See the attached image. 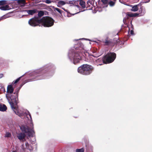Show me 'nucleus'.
I'll return each instance as SVG.
<instances>
[{"instance_id": "nucleus-1", "label": "nucleus", "mask_w": 152, "mask_h": 152, "mask_svg": "<svg viewBox=\"0 0 152 152\" xmlns=\"http://www.w3.org/2000/svg\"><path fill=\"white\" fill-rule=\"evenodd\" d=\"M75 50L69 51L68 54L69 57L71 60H73V63L75 64L79 63L81 60L80 52L85 53L84 46L82 44H80V46L78 48H75Z\"/></svg>"}, {"instance_id": "nucleus-2", "label": "nucleus", "mask_w": 152, "mask_h": 152, "mask_svg": "<svg viewBox=\"0 0 152 152\" xmlns=\"http://www.w3.org/2000/svg\"><path fill=\"white\" fill-rule=\"evenodd\" d=\"M30 128L27 126L22 125L20 127L21 130L23 133H20L18 134L17 137L20 140H21L24 139L26 134L29 135L30 134L34 132L33 124H30Z\"/></svg>"}, {"instance_id": "nucleus-3", "label": "nucleus", "mask_w": 152, "mask_h": 152, "mask_svg": "<svg viewBox=\"0 0 152 152\" xmlns=\"http://www.w3.org/2000/svg\"><path fill=\"white\" fill-rule=\"evenodd\" d=\"M12 105L10 104L11 107L15 113L19 117L22 118L23 116H26L28 115L30 117L29 122L30 124L33 123L31 115L29 112L26 109L23 108L18 109L16 106H14V102H12Z\"/></svg>"}, {"instance_id": "nucleus-4", "label": "nucleus", "mask_w": 152, "mask_h": 152, "mask_svg": "<svg viewBox=\"0 0 152 152\" xmlns=\"http://www.w3.org/2000/svg\"><path fill=\"white\" fill-rule=\"evenodd\" d=\"M93 69L92 66L87 64H84L78 68V72L84 75H89Z\"/></svg>"}, {"instance_id": "nucleus-5", "label": "nucleus", "mask_w": 152, "mask_h": 152, "mask_svg": "<svg viewBox=\"0 0 152 152\" xmlns=\"http://www.w3.org/2000/svg\"><path fill=\"white\" fill-rule=\"evenodd\" d=\"M13 88L12 85H10L8 86L7 88V94L6 95L7 99L10 104L12 105V102H15V104H17V99L14 98L11 94L13 91Z\"/></svg>"}, {"instance_id": "nucleus-6", "label": "nucleus", "mask_w": 152, "mask_h": 152, "mask_svg": "<svg viewBox=\"0 0 152 152\" xmlns=\"http://www.w3.org/2000/svg\"><path fill=\"white\" fill-rule=\"evenodd\" d=\"M41 23L44 27H50L54 24V20L53 19L49 17H43L41 19Z\"/></svg>"}, {"instance_id": "nucleus-7", "label": "nucleus", "mask_w": 152, "mask_h": 152, "mask_svg": "<svg viewBox=\"0 0 152 152\" xmlns=\"http://www.w3.org/2000/svg\"><path fill=\"white\" fill-rule=\"evenodd\" d=\"M116 57V54L114 53H108L105 56V64L110 63L112 62L115 59Z\"/></svg>"}, {"instance_id": "nucleus-8", "label": "nucleus", "mask_w": 152, "mask_h": 152, "mask_svg": "<svg viewBox=\"0 0 152 152\" xmlns=\"http://www.w3.org/2000/svg\"><path fill=\"white\" fill-rule=\"evenodd\" d=\"M29 24L33 26L39 25L41 23V19H39L37 17H35L30 19L28 21Z\"/></svg>"}, {"instance_id": "nucleus-9", "label": "nucleus", "mask_w": 152, "mask_h": 152, "mask_svg": "<svg viewBox=\"0 0 152 152\" xmlns=\"http://www.w3.org/2000/svg\"><path fill=\"white\" fill-rule=\"evenodd\" d=\"M113 45V43L112 40L107 38V39L105 40V46L107 45L108 46H110Z\"/></svg>"}, {"instance_id": "nucleus-10", "label": "nucleus", "mask_w": 152, "mask_h": 152, "mask_svg": "<svg viewBox=\"0 0 152 152\" xmlns=\"http://www.w3.org/2000/svg\"><path fill=\"white\" fill-rule=\"evenodd\" d=\"M42 73V72H40V70H37L33 72L30 74V75L31 76H34L37 75V76H38V75H37L38 74L41 73Z\"/></svg>"}, {"instance_id": "nucleus-11", "label": "nucleus", "mask_w": 152, "mask_h": 152, "mask_svg": "<svg viewBox=\"0 0 152 152\" xmlns=\"http://www.w3.org/2000/svg\"><path fill=\"white\" fill-rule=\"evenodd\" d=\"M25 147L24 145L23 146V149H27L29 150H32V147L31 146H30L28 142H26L25 143Z\"/></svg>"}, {"instance_id": "nucleus-12", "label": "nucleus", "mask_w": 152, "mask_h": 152, "mask_svg": "<svg viewBox=\"0 0 152 152\" xmlns=\"http://www.w3.org/2000/svg\"><path fill=\"white\" fill-rule=\"evenodd\" d=\"M37 10L36 9H33L31 10H27L26 12L29 15H33L34 14L37 12Z\"/></svg>"}, {"instance_id": "nucleus-13", "label": "nucleus", "mask_w": 152, "mask_h": 152, "mask_svg": "<svg viewBox=\"0 0 152 152\" xmlns=\"http://www.w3.org/2000/svg\"><path fill=\"white\" fill-rule=\"evenodd\" d=\"M7 107L4 104H0V111H4L6 110Z\"/></svg>"}, {"instance_id": "nucleus-14", "label": "nucleus", "mask_w": 152, "mask_h": 152, "mask_svg": "<svg viewBox=\"0 0 152 152\" xmlns=\"http://www.w3.org/2000/svg\"><path fill=\"white\" fill-rule=\"evenodd\" d=\"M127 15L130 17H135L139 15V14L137 13H132L128 12L127 13Z\"/></svg>"}, {"instance_id": "nucleus-15", "label": "nucleus", "mask_w": 152, "mask_h": 152, "mask_svg": "<svg viewBox=\"0 0 152 152\" xmlns=\"http://www.w3.org/2000/svg\"><path fill=\"white\" fill-rule=\"evenodd\" d=\"M66 3L64 1H60L57 3V6L58 7H61L62 6L65 5Z\"/></svg>"}, {"instance_id": "nucleus-16", "label": "nucleus", "mask_w": 152, "mask_h": 152, "mask_svg": "<svg viewBox=\"0 0 152 152\" xmlns=\"http://www.w3.org/2000/svg\"><path fill=\"white\" fill-rule=\"evenodd\" d=\"M10 9L9 7L7 5L4 6L0 7V9L3 10H7Z\"/></svg>"}, {"instance_id": "nucleus-17", "label": "nucleus", "mask_w": 152, "mask_h": 152, "mask_svg": "<svg viewBox=\"0 0 152 152\" xmlns=\"http://www.w3.org/2000/svg\"><path fill=\"white\" fill-rule=\"evenodd\" d=\"M80 4L83 8H85L86 7L85 5V2L82 0H79Z\"/></svg>"}, {"instance_id": "nucleus-18", "label": "nucleus", "mask_w": 152, "mask_h": 152, "mask_svg": "<svg viewBox=\"0 0 152 152\" xmlns=\"http://www.w3.org/2000/svg\"><path fill=\"white\" fill-rule=\"evenodd\" d=\"M138 5H136L133 6L131 9V10L132 11L136 12L138 10Z\"/></svg>"}, {"instance_id": "nucleus-19", "label": "nucleus", "mask_w": 152, "mask_h": 152, "mask_svg": "<svg viewBox=\"0 0 152 152\" xmlns=\"http://www.w3.org/2000/svg\"><path fill=\"white\" fill-rule=\"evenodd\" d=\"M19 4H22V5L24 6L26 4L25 0H17Z\"/></svg>"}, {"instance_id": "nucleus-20", "label": "nucleus", "mask_w": 152, "mask_h": 152, "mask_svg": "<svg viewBox=\"0 0 152 152\" xmlns=\"http://www.w3.org/2000/svg\"><path fill=\"white\" fill-rule=\"evenodd\" d=\"M9 17L10 16L8 14L4 15L3 16L0 17V21L1 20L6 19Z\"/></svg>"}, {"instance_id": "nucleus-21", "label": "nucleus", "mask_w": 152, "mask_h": 152, "mask_svg": "<svg viewBox=\"0 0 152 152\" xmlns=\"http://www.w3.org/2000/svg\"><path fill=\"white\" fill-rule=\"evenodd\" d=\"M53 8L55 11H56L60 14H61L62 12V11H61L59 8H57L55 7H53Z\"/></svg>"}, {"instance_id": "nucleus-22", "label": "nucleus", "mask_w": 152, "mask_h": 152, "mask_svg": "<svg viewBox=\"0 0 152 152\" xmlns=\"http://www.w3.org/2000/svg\"><path fill=\"white\" fill-rule=\"evenodd\" d=\"M79 1H76V0H73L72 1H71L69 2V3L70 4H77L78 3Z\"/></svg>"}, {"instance_id": "nucleus-23", "label": "nucleus", "mask_w": 152, "mask_h": 152, "mask_svg": "<svg viewBox=\"0 0 152 152\" xmlns=\"http://www.w3.org/2000/svg\"><path fill=\"white\" fill-rule=\"evenodd\" d=\"M7 1L5 0H1L0 1V5H1L4 4H8V3H6ZM9 4H10V3H8Z\"/></svg>"}, {"instance_id": "nucleus-24", "label": "nucleus", "mask_w": 152, "mask_h": 152, "mask_svg": "<svg viewBox=\"0 0 152 152\" xmlns=\"http://www.w3.org/2000/svg\"><path fill=\"white\" fill-rule=\"evenodd\" d=\"M84 149L81 148V149H77L76 150V152H84Z\"/></svg>"}, {"instance_id": "nucleus-25", "label": "nucleus", "mask_w": 152, "mask_h": 152, "mask_svg": "<svg viewBox=\"0 0 152 152\" xmlns=\"http://www.w3.org/2000/svg\"><path fill=\"white\" fill-rule=\"evenodd\" d=\"M38 15L39 17H41L44 15V12L41 11L39 12Z\"/></svg>"}, {"instance_id": "nucleus-26", "label": "nucleus", "mask_w": 152, "mask_h": 152, "mask_svg": "<svg viewBox=\"0 0 152 152\" xmlns=\"http://www.w3.org/2000/svg\"><path fill=\"white\" fill-rule=\"evenodd\" d=\"M109 4L110 7H113L115 5V3L114 2L110 1L109 2Z\"/></svg>"}, {"instance_id": "nucleus-27", "label": "nucleus", "mask_w": 152, "mask_h": 152, "mask_svg": "<svg viewBox=\"0 0 152 152\" xmlns=\"http://www.w3.org/2000/svg\"><path fill=\"white\" fill-rule=\"evenodd\" d=\"M11 134L9 132H7L5 135V136L7 137H10L11 136Z\"/></svg>"}, {"instance_id": "nucleus-28", "label": "nucleus", "mask_w": 152, "mask_h": 152, "mask_svg": "<svg viewBox=\"0 0 152 152\" xmlns=\"http://www.w3.org/2000/svg\"><path fill=\"white\" fill-rule=\"evenodd\" d=\"M73 8L79 10V6L78 5H75L74 6Z\"/></svg>"}, {"instance_id": "nucleus-29", "label": "nucleus", "mask_w": 152, "mask_h": 152, "mask_svg": "<svg viewBox=\"0 0 152 152\" xmlns=\"http://www.w3.org/2000/svg\"><path fill=\"white\" fill-rule=\"evenodd\" d=\"M45 2L47 4H49L51 3L52 1L50 0H46L45 1Z\"/></svg>"}, {"instance_id": "nucleus-30", "label": "nucleus", "mask_w": 152, "mask_h": 152, "mask_svg": "<svg viewBox=\"0 0 152 152\" xmlns=\"http://www.w3.org/2000/svg\"><path fill=\"white\" fill-rule=\"evenodd\" d=\"M20 78V77L18 78V79H16L15 80V81L14 82V83H17L19 80Z\"/></svg>"}, {"instance_id": "nucleus-31", "label": "nucleus", "mask_w": 152, "mask_h": 152, "mask_svg": "<svg viewBox=\"0 0 152 152\" xmlns=\"http://www.w3.org/2000/svg\"><path fill=\"white\" fill-rule=\"evenodd\" d=\"M130 34L132 35H134V32L133 30H131L130 31Z\"/></svg>"}, {"instance_id": "nucleus-32", "label": "nucleus", "mask_w": 152, "mask_h": 152, "mask_svg": "<svg viewBox=\"0 0 152 152\" xmlns=\"http://www.w3.org/2000/svg\"><path fill=\"white\" fill-rule=\"evenodd\" d=\"M3 76V74H0V79L2 78Z\"/></svg>"}, {"instance_id": "nucleus-33", "label": "nucleus", "mask_w": 152, "mask_h": 152, "mask_svg": "<svg viewBox=\"0 0 152 152\" xmlns=\"http://www.w3.org/2000/svg\"><path fill=\"white\" fill-rule=\"evenodd\" d=\"M150 0H145V3L148 2L150 1Z\"/></svg>"}, {"instance_id": "nucleus-34", "label": "nucleus", "mask_w": 152, "mask_h": 152, "mask_svg": "<svg viewBox=\"0 0 152 152\" xmlns=\"http://www.w3.org/2000/svg\"><path fill=\"white\" fill-rule=\"evenodd\" d=\"M14 1H11V2L10 3H12V4L14 2Z\"/></svg>"}, {"instance_id": "nucleus-35", "label": "nucleus", "mask_w": 152, "mask_h": 152, "mask_svg": "<svg viewBox=\"0 0 152 152\" xmlns=\"http://www.w3.org/2000/svg\"><path fill=\"white\" fill-rule=\"evenodd\" d=\"M101 1L103 4H104V0H101Z\"/></svg>"}, {"instance_id": "nucleus-36", "label": "nucleus", "mask_w": 152, "mask_h": 152, "mask_svg": "<svg viewBox=\"0 0 152 152\" xmlns=\"http://www.w3.org/2000/svg\"><path fill=\"white\" fill-rule=\"evenodd\" d=\"M103 62L104 64V59H103Z\"/></svg>"}, {"instance_id": "nucleus-37", "label": "nucleus", "mask_w": 152, "mask_h": 152, "mask_svg": "<svg viewBox=\"0 0 152 152\" xmlns=\"http://www.w3.org/2000/svg\"><path fill=\"white\" fill-rule=\"evenodd\" d=\"M2 89L4 90V91H5V89H4V87L3 88V87L2 88Z\"/></svg>"}, {"instance_id": "nucleus-38", "label": "nucleus", "mask_w": 152, "mask_h": 152, "mask_svg": "<svg viewBox=\"0 0 152 152\" xmlns=\"http://www.w3.org/2000/svg\"><path fill=\"white\" fill-rule=\"evenodd\" d=\"M80 12V11H79V12H77L76 13H75V14H73V15H74V14H76L78 13L79 12Z\"/></svg>"}, {"instance_id": "nucleus-39", "label": "nucleus", "mask_w": 152, "mask_h": 152, "mask_svg": "<svg viewBox=\"0 0 152 152\" xmlns=\"http://www.w3.org/2000/svg\"><path fill=\"white\" fill-rule=\"evenodd\" d=\"M99 59H98L97 60H96V62H98L99 61Z\"/></svg>"}, {"instance_id": "nucleus-40", "label": "nucleus", "mask_w": 152, "mask_h": 152, "mask_svg": "<svg viewBox=\"0 0 152 152\" xmlns=\"http://www.w3.org/2000/svg\"><path fill=\"white\" fill-rule=\"evenodd\" d=\"M62 9H63L64 11H66V10L64 9V8H62Z\"/></svg>"}, {"instance_id": "nucleus-41", "label": "nucleus", "mask_w": 152, "mask_h": 152, "mask_svg": "<svg viewBox=\"0 0 152 152\" xmlns=\"http://www.w3.org/2000/svg\"><path fill=\"white\" fill-rule=\"evenodd\" d=\"M105 0V6H106V1H107V0Z\"/></svg>"}, {"instance_id": "nucleus-42", "label": "nucleus", "mask_w": 152, "mask_h": 152, "mask_svg": "<svg viewBox=\"0 0 152 152\" xmlns=\"http://www.w3.org/2000/svg\"><path fill=\"white\" fill-rule=\"evenodd\" d=\"M102 65V64H99L98 65H98Z\"/></svg>"}, {"instance_id": "nucleus-43", "label": "nucleus", "mask_w": 152, "mask_h": 152, "mask_svg": "<svg viewBox=\"0 0 152 152\" xmlns=\"http://www.w3.org/2000/svg\"><path fill=\"white\" fill-rule=\"evenodd\" d=\"M12 152H17L16 151H13Z\"/></svg>"}, {"instance_id": "nucleus-44", "label": "nucleus", "mask_w": 152, "mask_h": 152, "mask_svg": "<svg viewBox=\"0 0 152 152\" xmlns=\"http://www.w3.org/2000/svg\"><path fill=\"white\" fill-rule=\"evenodd\" d=\"M125 20V19H124L123 20V21H124V20Z\"/></svg>"}, {"instance_id": "nucleus-45", "label": "nucleus", "mask_w": 152, "mask_h": 152, "mask_svg": "<svg viewBox=\"0 0 152 152\" xmlns=\"http://www.w3.org/2000/svg\"><path fill=\"white\" fill-rule=\"evenodd\" d=\"M26 118H28L27 116L26 117Z\"/></svg>"}, {"instance_id": "nucleus-46", "label": "nucleus", "mask_w": 152, "mask_h": 152, "mask_svg": "<svg viewBox=\"0 0 152 152\" xmlns=\"http://www.w3.org/2000/svg\"><path fill=\"white\" fill-rule=\"evenodd\" d=\"M114 1H115L116 0H113Z\"/></svg>"}]
</instances>
